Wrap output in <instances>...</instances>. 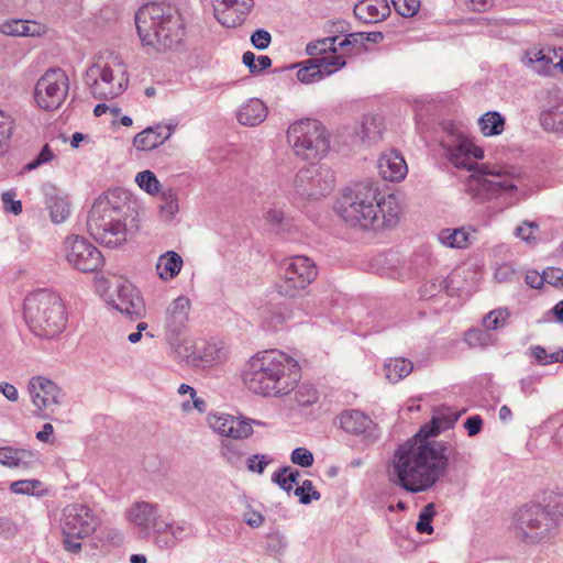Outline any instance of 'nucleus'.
<instances>
[{
	"label": "nucleus",
	"mask_w": 563,
	"mask_h": 563,
	"mask_svg": "<svg viewBox=\"0 0 563 563\" xmlns=\"http://www.w3.org/2000/svg\"><path fill=\"white\" fill-rule=\"evenodd\" d=\"M456 419L446 421L433 417L413 437L399 444L387 466L389 482L412 494L430 489L446 473L450 459L457 454L450 442L434 438Z\"/></svg>",
	"instance_id": "f257e3e1"
},
{
	"label": "nucleus",
	"mask_w": 563,
	"mask_h": 563,
	"mask_svg": "<svg viewBox=\"0 0 563 563\" xmlns=\"http://www.w3.org/2000/svg\"><path fill=\"white\" fill-rule=\"evenodd\" d=\"M335 210L350 227L380 230L397 223L400 207L394 194L380 196L375 183L366 180L346 188Z\"/></svg>",
	"instance_id": "f03ea898"
},
{
	"label": "nucleus",
	"mask_w": 563,
	"mask_h": 563,
	"mask_svg": "<svg viewBox=\"0 0 563 563\" xmlns=\"http://www.w3.org/2000/svg\"><path fill=\"white\" fill-rule=\"evenodd\" d=\"M242 378L254 394L282 397L295 389L301 371L294 357L278 350H269L258 352L249 360Z\"/></svg>",
	"instance_id": "7ed1b4c3"
},
{
	"label": "nucleus",
	"mask_w": 563,
	"mask_h": 563,
	"mask_svg": "<svg viewBox=\"0 0 563 563\" xmlns=\"http://www.w3.org/2000/svg\"><path fill=\"white\" fill-rule=\"evenodd\" d=\"M445 152L449 161L455 167L474 172L470 186L481 198L490 199L517 190L514 175L504 167H490L473 162V158L482 159L484 151L467 137H459L453 144L446 145Z\"/></svg>",
	"instance_id": "20e7f679"
},
{
	"label": "nucleus",
	"mask_w": 563,
	"mask_h": 563,
	"mask_svg": "<svg viewBox=\"0 0 563 563\" xmlns=\"http://www.w3.org/2000/svg\"><path fill=\"white\" fill-rule=\"evenodd\" d=\"M135 26L142 44L157 52L177 48L185 37L178 9L165 2L142 5L135 13Z\"/></svg>",
	"instance_id": "39448f33"
},
{
	"label": "nucleus",
	"mask_w": 563,
	"mask_h": 563,
	"mask_svg": "<svg viewBox=\"0 0 563 563\" xmlns=\"http://www.w3.org/2000/svg\"><path fill=\"white\" fill-rule=\"evenodd\" d=\"M563 519V494L550 493L544 505H525L515 515V533L526 543L550 539Z\"/></svg>",
	"instance_id": "423d86ee"
},
{
	"label": "nucleus",
	"mask_w": 563,
	"mask_h": 563,
	"mask_svg": "<svg viewBox=\"0 0 563 563\" xmlns=\"http://www.w3.org/2000/svg\"><path fill=\"white\" fill-rule=\"evenodd\" d=\"M24 319L30 330L40 338L58 335L67 321L63 300L47 290H37L26 296Z\"/></svg>",
	"instance_id": "0eeeda50"
},
{
	"label": "nucleus",
	"mask_w": 563,
	"mask_h": 563,
	"mask_svg": "<svg viewBox=\"0 0 563 563\" xmlns=\"http://www.w3.org/2000/svg\"><path fill=\"white\" fill-rule=\"evenodd\" d=\"M287 140L297 156L311 163L323 158L330 148L325 128L313 119H303L290 124Z\"/></svg>",
	"instance_id": "6e6552de"
},
{
	"label": "nucleus",
	"mask_w": 563,
	"mask_h": 563,
	"mask_svg": "<svg viewBox=\"0 0 563 563\" xmlns=\"http://www.w3.org/2000/svg\"><path fill=\"white\" fill-rule=\"evenodd\" d=\"M133 213L129 192L122 188L110 189L95 200L87 218V229L99 233L106 222L119 224Z\"/></svg>",
	"instance_id": "1a4fd4ad"
},
{
	"label": "nucleus",
	"mask_w": 563,
	"mask_h": 563,
	"mask_svg": "<svg viewBox=\"0 0 563 563\" xmlns=\"http://www.w3.org/2000/svg\"><path fill=\"white\" fill-rule=\"evenodd\" d=\"M284 275L277 283V291L282 296L295 298L311 284L317 275L314 262L303 255L292 256L283 263Z\"/></svg>",
	"instance_id": "9d476101"
},
{
	"label": "nucleus",
	"mask_w": 563,
	"mask_h": 563,
	"mask_svg": "<svg viewBox=\"0 0 563 563\" xmlns=\"http://www.w3.org/2000/svg\"><path fill=\"white\" fill-rule=\"evenodd\" d=\"M86 84L96 99L110 100L117 98L128 87L125 70L119 66L117 70L110 66L91 65L85 76Z\"/></svg>",
	"instance_id": "9b49d317"
},
{
	"label": "nucleus",
	"mask_w": 563,
	"mask_h": 563,
	"mask_svg": "<svg viewBox=\"0 0 563 563\" xmlns=\"http://www.w3.org/2000/svg\"><path fill=\"white\" fill-rule=\"evenodd\" d=\"M27 391L35 407L33 416L43 420H55L56 408L64 400L63 390L53 380L34 376L29 380Z\"/></svg>",
	"instance_id": "f8f14e48"
},
{
	"label": "nucleus",
	"mask_w": 563,
	"mask_h": 563,
	"mask_svg": "<svg viewBox=\"0 0 563 563\" xmlns=\"http://www.w3.org/2000/svg\"><path fill=\"white\" fill-rule=\"evenodd\" d=\"M335 183L334 174L323 166L301 168L295 178L296 194L306 199H318L329 195Z\"/></svg>",
	"instance_id": "ddd939ff"
},
{
	"label": "nucleus",
	"mask_w": 563,
	"mask_h": 563,
	"mask_svg": "<svg viewBox=\"0 0 563 563\" xmlns=\"http://www.w3.org/2000/svg\"><path fill=\"white\" fill-rule=\"evenodd\" d=\"M68 88V77L65 71L49 69L37 80L34 97L40 108L52 111L63 103Z\"/></svg>",
	"instance_id": "4468645a"
},
{
	"label": "nucleus",
	"mask_w": 563,
	"mask_h": 563,
	"mask_svg": "<svg viewBox=\"0 0 563 563\" xmlns=\"http://www.w3.org/2000/svg\"><path fill=\"white\" fill-rule=\"evenodd\" d=\"M64 251L69 265L82 273L96 272L104 263L99 249L79 235L67 236L64 241Z\"/></svg>",
	"instance_id": "2eb2a0df"
},
{
	"label": "nucleus",
	"mask_w": 563,
	"mask_h": 563,
	"mask_svg": "<svg viewBox=\"0 0 563 563\" xmlns=\"http://www.w3.org/2000/svg\"><path fill=\"white\" fill-rule=\"evenodd\" d=\"M98 520L92 510L82 504H71L64 508L62 519L63 534L85 539L92 534Z\"/></svg>",
	"instance_id": "dca6fc26"
},
{
	"label": "nucleus",
	"mask_w": 563,
	"mask_h": 563,
	"mask_svg": "<svg viewBox=\"0 0 563 563\" xmlns=\"http://www.w3.org/2000/svg\"><path fill=\"white\" fill-rule=\"evenodd\" d=\"M115 296L110 299L111 306L131 320L143 316L145 306L142 297L130 283L123 282L117 285Z\"/></svg>",
	"instance_id": "f3484780"
},
{
	"label": "nucleus",
	"mask_w": 563,
	"mask_h": 563,
	"mask_svg": "<svg viewBox=\"0 0 563 563\" xmlns=\"http://www.w3.org/2000/svg\"><path fill=\"white\" fill-rule=\"evenodd\" d=\"M189 310L190 300L187 297L179 296L172 301L165 318V330L168 341H178L180 334L186 329Z\"/></svg>",
	"instance_id": "a211bd4d"
},
{
	"label": "nucleus",
	"mask_w": 563,
	"mask_h": 563,
	"mask_svg": "<svg viewBox=\"0 0 563 563\" xmlns=\"http://www.w3.org/2000/svg\"><path fill=\"white\" fill-rule=\"evenodd\" d=\"M208 422L216 432L234 440L246 439L253 433L250 422L227 413L211 415Z\"/></svg>",
	"instance_id": "6ab92c4d"
},
{
	"label": "nucleus",
	"mask_w": 563,
	"mask_h": 563,
	"mask_svg": "<svg viewBox=\"0 0 563 563\" xmlns=\"http://www.w3.org/2000/svg\"><path fill=\"white\" fill-rule=\"evenodd\" d=\"M174 133V126H148L137 133L133 140V146L137 151H151L166 142Z\"/></svg>",
	"instance_id": "aec40b11"
},
{
	"label": "nucleus",
	"mask_w": 563,
	"mask_h": 563,
	"mask_svg": "<svg viewBox=\"0 0 563 563\" xmlns=\"http://www.w3.org/2000/svg\"><path fill=\"white\" fill-rule=\"evenodd\" d=\"M99 231V233L95 231L88 232L95 241L108 247H118L128 240L126 221H119V224L110 221L106 222L103 227H100Z\"/></svg>",
	"instance_id": "412c9836"
},
{
	"label": "nucleus",
	"mask_w": 563,
	"mask_h": 563,
	"mask_svg": "<svg viewBox=\"0 0 563 563\" xmlns=\"http://www.w3.org/2000/svg\"><path fill=\"white\" fill-rule=\"evenodd\" d=\"M390 14L386 0H362L354 7V15L365 23H376Z\"/></svg>",
	"instance_id": "4be33fe9"
},
{
	"label": "nucleus",
	"mask_w": 563,
	"mask_h": 563,
	"mask_svg": "<svg viewBox=\"0 0 563 563\" xmlns=\"http://www.w3.org/2000/svg\"><path fill=\"white\" fill-rule=\"evenodd\" d=\"M0 463L11 468L30 470L37 465L35 454L24 449L0 448Z\"/></svg>",
	"instance_id": "5701e85b"
},
{
	"label": "nucleus",
	"mask_w": 563,
	"mask_h": 563,
	"mask_svg": "<svg viewBox=\"0 0 563 563\" xmlns=\"http://www.w3.org/2000/svg\"><path fill=\"white\" fill-rule=\"evenodd\" d=\"M378 169L382 177L390 181H399L406 176L408 168L405 158L397 152L382 155L378 159Z\"/></svg>",
	"instance_id": "b1692460"
},
{
	"label": "nucleus",
	"mask_w": 563,
	"mask_h": 563,
	"mask_svg": "<svg viewBox=\"0 0 563 563\" xmlns=\"http://www.w3.org/2000/svg\"><path fill=\"white\" fill-rule=\"evenodd\" d=\"M267 117L266 104L257 99L251 98L243 103L238 111V121L245 126H256L261 124Z\"/></svg>",
	"instance_id": "393cba45"
},
{
	"label": "nucleus",
	"mask_w": 563,
	"mask_h": 563,
	"mask_svg": "<svg viewBox=\"0 0 563 563\" xmlns=\"http://www.w3.org/2000/svg\"><path fill=\"white\" fill-rule=\"evenodd\" d=\"M159 516L157 506L146 501L136 503L129 510L130 521L146 531H150V527H157Z\"/></svg>",
	"instance_id": "a878e982"
},
{
	"label": "nucleus",
	"mask_w": 563,
	"mask_h": 563,
	"mask_svg": "<svg viewBox=\"0 0 563 563\" xmlns=\"http://www.w3.org/2000/svg\"><path fill=\"white\" fill-rule=\"evenodd\" d=\"M340 427L347 433L351 434H363L365 433L373 421L368 416L357 409H349L339 416Z\"/></svg>",
	"instance_id": "bb28decb"
},
{
	"label": "nucleus",
	"mask_w": 563,
	"mask_h": 563,
	"mask_svg": "<svg viewBox=\"0 0 563 563\" xmlns=\"http://www.w3.org/2000/svg\"><path fill=\"white\" fill-rule=\"evenodd\" d=\"M0 32L9 36H40L44 26L35 21L12 19L0 24Z\"/></svg>",
	"instance_id": "cd10ccee"
},
{
	"label": "nucleus",
	"mask_w": 563,
	"mask_h": 563,
	"mask_svg": "<svg viewBox=\"0 0 563 563\" xmlns=\"http://www.w3.org/2000/svg\"><path fill=\"white\" fill-rule=\"evenodd\" d=\"M183 267V258L174 251H167L159 256L156 264L158 276L164 280H169L176 277Z\"/></svg>",
	"instance_id": "c85d7f7f"
},
{
	"label": "nucleus",
	"mask_w": 563,
	"mask_h": 563,
	"mask_svg": "<svg viewBox=\"0 0 563 563\" xmlns=\"http://www.w3.org/2000/svg\"><path fill=\"white\" fill-rule=\"evenodd\" d=\"M412 369V362L404 357L390 358L384 366L386 378L394 384L407 377Z\"/></svg>",
	"instance_id": "c756f323"
},
{
	"label": "nucleus",
	"mask_w": 563,
	"mask_h": 563,
	"mask_svg": "<svg viewBox=\"0 0 563 563\" xmlns=\"http://www.w3.org/2000/svg\"><path fill=\"white\" fill-rule=\"evenodd\" d=\"M46 206L49 209L51 220L58 224L63 223L70 214V205L66 198L46 192Z\"/></svg>",
	"instance_id": "7c9ffc66"
},
{
	"label": "nucleus",
	"mask_w": 563,
	"mask_h": 563,
	"mask_svg": "<svg viewBox=\"0 0 563 563\" xmlns=\"http://www.w3.org/2000/svg\"><path fill=\"white\" fill-rule=\"evenodd\" d=\"M506 120L497 111H488L478 119V125L485 136H494L503 133Z\"/></svg>",
	"instance_id": "2f4dec72"
},
{
	"label": "nucleus",
	"mask_w": 563,
	"mask_h": 563,
	"mask_svg": "<svg viewBox=\"0 0 563 563\" xmlns=\"http://www.w3.org/2000/svg\"><path fill=\"white\" fill-rule=\"evenodd\" d=\"M540 122L544 130L551 132H563V101L543 111Z\"/></svg>",
	"instance_id": "473e14b6"
},
{
	"label": "nucleus",
	"mask_w": 563,
	"mask_h": 563,
	"mask_svg": "<svg viewBox=\"0 0 563 563\" xmlns=\"http://www.w3.org/2000/svg\"><path fill=\"white\" fill-rule=\"evenodd\" d=\"M442 290H445L449 296L455 294V289L451 287L449 278L428 280L419 288V294L422 299H431Z\"/></svg>",
	"instance_id": "72a5a7b5"
},
{
	"label": "nucleus",
	"mask_w": 563,
	"mask_h": 563,
	"mask_svg": "<svg viewBox=\"0 0 563 563\" xmlns=\"http://www.w3.org/2000/svg\"><path fill=\"white\" fill-rule=\"evenodd\" d=\"M221 350L216 344H203L201 349L192 353L191 360L196 366H209L213 362L220 361Z\"/></svg>",
	"instance_id": "f704fd0d"
},
{
	"label": "nucleus",
	"mask_w": 563,
	"mask_h": 563,
	"mask_svg": "<svg viewBox=\"0 0 563 563\" xmlns=\"http://www.w3.org/2000/svg\"><path fill=\"white\" fill-rule=\"evenodd\" d=\"M439 240L445 246L452 249H463L467 245L468 232H466L463 228L454 230L445 229L440 232Z\"/></svg>",
	"instance_id": "c9c22d12"
},
{
	"label": "nucleus",
	"mask_w": 563,
	"mask_h": 563,
	"mask_svg": "<svg viewBox=\"0 0 563 563\" xmlns=\"http://www.w3.org/2000/svg\"><path fill=\"white\" fill-rule=\"evenodd\" d=\"M338 38L339 37L334 35L310 42L306 46V52L311 56V58L318 57L319 55H323L328 52L335 54L338 52L335 46Z\"/></svg>",
	"instance_id": "e433bc0d"
},
{
	"label": "nucleus",
	"mask_w": 563,
	"mask_h": 563,
	"mask_svg": "<svg viewBox=\"0 0 563 563\" xmlns=\"http://www.w3.org/2000/svg\"><path fill=\"white\" fill-rule=\"evenodd\" d=\"M527 63L534 71L540 75H547L550 71L552 58L543 53V51L527 52Z\"/></svg>",
	"instance_id": "4c0bfd02"
},
{
	"label": "nucleus",
	"mask_w": 563,
	"mask_h": 563,
	"mask_svg": "<svg viewBox=\"0 0 563 563\" xmlns=\"http://www.w3.org/2000/svg\"><path fill=\"white\" fill-rule=\"evenodd\" d=\"M435 506L433 503L427 504L420 511L418 521L416 523V530L419 533L431 534L434 529L432 526V520L435 516Z\"/></svg>",
	"instance_id": "58836bf2"
},
{
	"label": "nucleus",
	"mask_w": 563,
	"mask_h": 563,
	"mask_svg": "<svg viewBox=\"0 0 563 563\" xmlns=\"http://www.w3.org/2000/svg\"><path fill=\"white\" fill-rule=\"evenodd\" d=\"M464 341L471 347H486L493 343V334L487 330L470 329L465 332Z\"/></svg>",
	"instance_id": "ea45409f"
},
{
	"label": "nucleus",
	"mask_w": 563,
	"mask_h": 563,
	"mask_svg": "<svg viewBox=\"0 0 563 563\" xmlns=\"http://www.w3.org/2000/svg\"><path fill=\"white\" fill-rule=\"evenodd\" d=\"M294 494L302 505H308L312 500H319L321 498V494L314 488L310 479H305L300 485L298 484Z\"/></svg>",
	"instance_id": "a19ab883"
},
{
	"label": "nucleus",
	"mask_w": 563,
	"mask_h": 563,
	"mask_svg": "<svg viewBox=\"0 0 563 563\" xmlns=\"http://www.w3.org/2000/svg\"><path fill=\"white\" fill-rule=\"evenodd\" d=\"M135 181L141 189L150 195L158 194L161 190V184L155 174L151 170L140 172L135 177Z\"/></svg>",
	"instance_id": "79ce46f5"
},
{
	"label": "nucleus",
	"mask_w": 563,
	"mask_h": 563,
	"mask_svg": "<svg viewBox=\"0 0 563 563\" xmlns=\"http://www.w3.org/2000/svg\"><path fill=\"white\" fill-rule=\"evenodd\" d=\"M510 312L507 308H499L488 312L483 320L486 330H497L505 325Z\"/></svg>",
	"instance_id": "37998d69"
},
{
	"label": "nucleus",
	"mask_w": 563,
	"mask_h": 563,
	"mask_svg": "<svg viewBox=\"0 0 563 563\" xmlns=\"http://www.w3.org/2000/svg\"><path fill=\"white\" fill-rule=\"evenodd\" d=\"M510 312L507 308H499L488 312L483 320L486 330H497L505 325Z\"/></svg>",
	"instance_id": "c03bdc74"
},
{
	"label": "nucleus",
	"mask_w": 563,
	"mask_h": 563,
	"mask_svg": "<svg viewBox=\"0 0 563 563\" xmlns=\"http://www.w3.org/2000/svg\"><path fill=\"white\" fill-rule=\"evenodd\" d=\"M297 78L303 84H311L320 80V70L318 69L317 60L309 58L303 63V67L297 71Z\"/></svg>",
	"instance_id": "a18cd8bd"
},
{
	"label": "nucleus",
	"mask_w": 563,
	"mask_h": 563,
	"mask_svg": "<svg viewBox=\"0 0 563 563\" xmlns=\"http://www.w3.org/2000/svg\"><path fill=\"white\" fill-rule=\"evenodd\" d=\"M12 130L13 120L11 115L0 109V155L7 151Z\"/></svg>",
	"instance_id": "49530a36"
},
{
	"label": "nucleus",
	"mask_w": 563,
	"mask_h": 563,
	"mask_svg": "<svg viewBox=\"0 0 563 563\" xmlns=\"http://www.w3.org/2000/svg\"><path fill=\"white\" fill-rule=\"evenodd\" d=\"M318 400L317 389L308 384L299 386L295 390V401L302 407L310 406Z\"/></svg>",
	"instance_id": "de8ad7c7"
},
{
	"label": "nucleus",
	"mask_w": 563,
	"mask_h": 563,
	"mask_svg": "<svg viewBox=\"0 0 563 563\" xmlns=\"http://www.w3.org/2000/svg\"><path fill=\"white\" fill-rule=\"evenodd\" d=\"M162 203L159 206L161 211L168 218L174 217L178 212V202L177 197L173 189L168 188L167 190L162 191Z\"/></svg>",
	"instance_id": "09e8293b"
},
{
	"label": "nucleus",
	"mask_w": 563,
	"mask_h": 563,
	"mask_svg": "<svg viewBox=\"0 0 563 563\" xmlns=\"http://www.w3.org/2000/svg\"><path fill=\"white\" fill-rule=\"evenodd\" d=\"M360 139L363 142H374L378 139H380V130L378 129V125L376 123L375 118H368L366 119L361 128V131L357 133Z\"/></svg>",
	"instance_id": "8fccbe9b"
},
{
	"label": "nucleus",
	"mask_w": 563,
	"mask_h": 563,
	"mask_svg": "<svg viewBox=\"0 0 563 563\" xmlns=\"http://www.w3.org/2000/svg\"><path fill=\"white\" fill-rule=\"evenodd\" d=\"M214 18L225 27H236L244 22L242 15H236L231 10H222L221 8H216Z\"/></svg>",
	"instance_id": "3c124183"
},
{
	"label": "nucleus",
	"mask_w": 563,
	"mask_h": 563,
	"mask_svg": "<svg viewBox=\"0 0 563 563\" xmlns=\"http://www.w3.org/2000/svg\"><path fill=\"white\" fill-rule=\"evenodd\" d=\"M169 534L174 538L176 543L183 542L191 537H194V529L190 523L185 521L169 523Z\"/></svg>",
	"instance_id": "603ef678"
},
{
	"label": "nucleus",
	"mask_w": 563,
	"mask_h": 563,
	"mask_svg": "<svg viewBox=\"0 0 563 563\" xmlns=\"http://www.w3.org/2000/svg\"><path fill=\"white\" fill-rule=\"evenodd\" d=\"M265 220L277 234L286 230L287 221L285 220L284 212L279 209H269L265 214Z\"/></svg>",
	"instance_id": "864d4df0"
},
{
	"label": "nucleus",
	"mask_w": 563,
	"mask_h": 563,
	"mask_svg": "<svg viewBox=\"0 0 563 563\" xmlns=\"http://www.w3.org/2000/svg\"><path fill=\"white\" fill-rule=\"evenodd\" d=\"M395 10L405 18L413 16L420 8V0H391Z\"/></svg>",
	"instance_id": "5fc2aeb1"
},
{
	"label": "nucleus",
	"mask_w": 563,
	"mask_h": 563,
	"mask_svg": "<svg viewBox=\"0 0 563 563\" xmlns=\"http://www.w3.org/2000/svg\"><path fill=\"white\" fill-rule=\"evenodd\" d=\"M221 454L232 465L238 464L243 456L242 451L231 440L222 441Z\"/></svg>",
	"instance_id": "6e6d98bb"
},
{
	"label": "nucleus",
	"mask_w": 563,
	"mask_h": 563,
	"mask_svg": "<svg viewBox=\"0 0 563 563\" xmlns=\"http://www.w3.org/2000/svg\"><path fill=\"white\" fill-rule=\"evenodd\" d=\"M40 486L41 482L37 479H21L13 482L10 489L15 494L33 495Z\"/></svg>",
	"instance_id": "4d7b16f0"
},
{
	"label": "nucleus",
	"mask_w": 563,
	"mask_h": 563,
	"mask_svg": "<svg viewBox=\"0 0 563 563\" xmlns=\"http://www.w3.org/2000/svg\"><path fill=\"white\" fill-rule=\"evenodd\" d=\"M272 459L265 454H254L247 459L246 466L250 472L263 474Z\"/></svg>",
	"instance_id": "13d9d810"
},
{
	"label": "nucleus",
	"mask_w": 563,
	"mask_h": 563,
	"mask_svg": "<svg viewBox=\"0 0 563 563\" xmlns=\"http://www.w3.org/2000/svg\"><path fill=\"white\" fill-rule=\"evenodd\" d=\"M290 460L301 467H310L313 464V455L306 448H297L291 452Z\"/></svg>",
	"instance_id": "bf43d9fd"
},
{
	"label": "nucleus",
	"mask_w": 563,
	"mask_h": 563,
	"mask_svg": "<svg viewBox=\"0 0 563 563\" xmlns=\"http://www.w3.org/2000/svg\"><path fill=\"white\" fill-rule=\"evenodd\" d=\"M272 42V35L264 29L255 30L251 35L252 45L260 51L266 49Z\"/></svg>",
	"instance_id": "052dcab7"
},
{
	"label": "nucleus",
	"mask_w": 563,
	"mask_h": 563,
	"mask_svg": "<svg viewBox=\"0 0 563 563\" xmlns=\"http://www.w3.org/2000/svg\"><path fill=\"white\" fill-rule=\"evenodd\" d=\"M53 157H54V154H53L49 145L45 144L42 147L41 152L37 154V156L24 166V169L29 170V172L36 169L42 164L52 161Z\"/></svg>",
	"instance_id": "680f3d73"
},
{
	"label": "nucleus",
	"mask_w": 563,
	"mask_h": 563,
	"mask_svg": "<svg viewBox=\"0 0 563 563\" xmlns=\"http://www.w3.org/2000/svg\"><path fill=\"white\" fill-rule=\"evenodd\" d=\"M13 196L14 194L12 192H3L1 199L3 202V209L7 212L18 216L22 212V202L20 200H14Z\"/></svg>",
	"instance_id": "e2e57ef3"
},
{
	"label": "nucleus",
	"mask_w": 563,
	"mask_h": 563,
	"mask_svg": "<svg viewBox=\"0 0 563 563\" xmlns=\"http://www.w3.org/2000/svg\"><path fill=\"white\" fill-rule=\"evenodd\" d=\"M544 283L563 287V271L558 267H549L543 271Z\"/></svg>",
	"instance_id": "0e129e2a"
},
{
	"label": "nucleus",
	"mask_w": 563,
	"mask_h": 563,
	"mask_svg": "<svg viewBox=\"0 0 563 563\" xmlns=\"http://www.w3.org/2000/svg\"><path fill=\"white\" fill-rule=\"evenodd\" d=\"M317 62H325V65L331 68L332 74L343 68L346 64L343 56L336 55L332 53L330 56H321V57H314Z\"/></svg>",
	"instance_id": "69168bd1"
},
{
	"label": "nucleus",
	"mask_w": 563,
	"mask_h": 563,
	"mask_svg": "<svg viewBox=\"0 0 563 563\" xmlns=\"http://www.w3.org/2000/svg\"><path fill=\"white\" fill-rule=\"evenodd\" d=\"M288 468H279L272 475V482L280 487L284 492L289 494L294 490V486L288 482V477L285 476V473Z\"/></svg>",
	"instance_id": "338daca9"
},
{
	"label": "nucleus",
	"mask_w": 563,
	"mask_h": 563,
	"mask_svg": "<svg viewBox=\"0 0 563 563\" xmlns=\"http://www.w3.org/2000/svg\"><path fill=\"white\" fill-rule=\"evenodd\" d=\"M19 531L18 525L9 517H0V537L11 538Z\"/></svg>",
	"instance_id": "774afa93"
}]
</instances>
